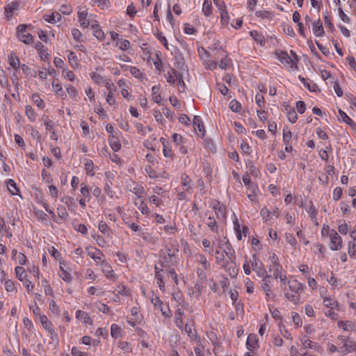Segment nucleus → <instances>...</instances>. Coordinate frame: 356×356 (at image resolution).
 Segmentation results:
<instances>
[{
    "instance_id": "f257e3e1",
    "label": "nucleus",
    "mask_w": 356,
    "mask_h": 356,
    "mask_svg": "<svg viewBox=\"0 0 356 356\" xmlns=\"http://www.w3.org/2000/svg\"><path fill=\"white\" fill-rule=\"evenodd\" d=\"M27 28L28 25L26 24L19 25L17 28V35L20 41L29 44L32 42L33 36L31 33H27Z\"/></svg>"
},
{
    "instance_id": "f03ea898",
    "label": "nucleus",
    "mask_w": 356,
    "mask_h": 356,
    "mask_svg": "<svg viewBox=\"0 0 356 356\" xmlns=\"http://www.w3.org/2000/svg\"><path fill=\"white\" fill-rule=\"evenodd\" d=\"M250 262L253 270L257 273L258 276L264 277L266 274V270L264 268L262 262L255 254L252 255Z\"/></svg>"
},
{
    "instance_id": "7ed1b4c3",
    "label": "nucleus",
    "mask_w": 356,
    "mask_h": 356,
    "mask_svg": "<svg viewBox=\"0 0 356 356\" xmlns=\"http://www.w3.org/2000/svg\"><path fill=\"white\" fill-rule=\"evenodd\" d=\"M330 249L332 250H339L342 247V239L337 234V232L332 229L330 234Z\"/></svg>"
},
{
    "instance_id": "20e7f679",
    "label": "nucleus",
    "mask_w": 356,
    "mask_h": 356,
    "mask_svg": "<svg viewBox=\"0 0 356 356\" xmlns=\"http://www.w3.org/2000/svg\"><path fill=\"white\" fill-rule=\"evenodd\" d=\"M243 181L248 191H252L253 194H248V197L250 200H253L255 197V191L257 188V186L252 183L250 180V176L248 174H245L243 177Z\"/></svg>"
},
{
    "instance_id": "39448f33",
    "label": "nucleus",
    "mask_w": 356,
    "mask_h": 356,
    "mask_svg": "<svg viewBox=\"0 0 356 356\" xmlns=\"http://www.w3.org/2000/svg\"><path fill=\"white\" fill-rule=\"evenodd\" d=\"M213 209L215 211L217 218H226V207L218 201H216L211 204Z\"/></svg>"
},
{
    "instance_id": "423d86ee",
    "label": "nucleus",
    "mask_w": 356,
    "mask_h": 356,
    "mask_svg": "<svg viewBox=\"0 0 356 356\" xmlns=\"http://www.w3.org/2000/svg\"><path fill=\"white\" fill-rule=\"evenodd\" d=\"M40 322L44 327V329H46L49 333L51 335V338L54 340V337H57V334L55 332V330L54 329V326L51 321H49L46 316H40Z\"/></svg>"
},
{
    "instance_id": "0eeeda50",
    "label": "nucleus",
    "mask_w": 356,
    "mask_h": 356,
    "mask_svg": "<svg viewBox=\"0 0 356 356\" xmlns=\"http://www.w3.org/2000/svg\"><path fill=\"white\" fill-rule=\"evenodd\" d=\"M224 245H225V248H224L222 252H224V254L226 255L231 261H234L236 255L235 251L233 249L232 244L229 242V241H227Z\"/></svg>"
},
{
    "instance_id": "6e6552de",
    "label": "nucleus",
    "mask_w": 356,
    "mask_h": 356,
    "mask_svg": "<svg viewBox=\"0 0 356 356\" xmlns=\"http://www.w3.org/2000/svg\"><path fill=\"white\" fill-rule=\"evenodd\" d=\"M181 74L178 72L176 70L171 68L165 75L168 83L170 84H175Z\"/></svg>"
},
{
    "instance_id": "1a4fd4ad",
    "label": "nucleus",
    "mask_w": 356,
    "mask_h": 356,
    "mask_svg": "<svg viewBox=\"0 0 356 356\" xmlns=\"http://www.w3.org/2000/svg\"><path fill=\"white\" fill-rule=\"evenodd\" d=\"M277 59L284 65H289L291 64V67H292L293 60L291 57L288 55L287 52L282 51L280 53L276 52Z\"/></svg>"
},
{
    "instance_id": "9d476101",
    "label": "nucleus",
    "mask_w": 356,
    "mask_h": 356,
    "mask_svg": "<svg viewBox=\"0 0 356 356\" xmlns=\"http://www.w3.org/2000/svg\"><path fill=\"white\" fill-rule=\"evenodd\" d=\"M108 143L111 147L114 152H118L121 149V144L120 140L116 136V135H115V134H112V135H110Z\"/></svg>"
},
{
    "instance_id": "9b49d317",
    "label": "nucleus",
    "mask_w": 356,
    "mask_h": 356,
    "mask_svg": "<svg viewBox=\"0 0 356 356\" xmlns=\"http://www.w3.org/2000/svg\"><path fill=\"white\" fill-rule=\"evenodd\" d=\"M79 15V19L81 22V26L83 28H87L90 24V22L89 19H87L88 12L87 10H79L78 12Z\"/></svg>"
},
{
    "instance_id": "f8f14e48",
    "label": "nucleus",
    "mask_w": 356,
    "mask_h": 356,
    "mask_svg": "<svg viewBox=\"0 0 356 356\" xmlns=\"http://www.w3.org/2000/svg\"><path fill=\"white\" fill-rule=\"evenodd\" d=\"M356 351V341H351L350 339L348 342H346L343 347H341V353L346 355L347 353Z\"/></svg>"
},
{
    "instance_id": "ddd939ff",
    "label": "nucleus",
    "mask_w": 356,
    "mask_h": 356,
    "mask_svg": "<svg viewBox=\"0 0 356 356\" xmlns=\"http://www.w3.org/2000/svg\"><path fill=\"white\" fill-rule=\"evenodd\" d=\"M313 32L317 37L323 35L325 31L320 19L313 23Z\"/></svg>"
},
{
    "instance_id": "4468645a",
    "label": "nucleus",
    "mask_w": 356,
    "mask_h": 356,
    "mask_svg": "<svg viewBox=\"0 0 356 356\" xmlns=\"http://www.w3.org/2000/svg\"><path fill=\"white\" fill-rule=\"evenodd\" d=\"M216 3L220 9L221 22H222V24H227L228 19H229V15H228L227 10H226V7H225L224 2L222 1L221 3V4H219L218 2H216Z\"/></svg>"
},
{
    "instance_id": "2eb2a0df",
    "label": "nucleus",
    "mask_w": 356,
    "mask_h": 356,
    "mask_svg": "<svg viewBox=\"0 0 356 356\" xmlns=\"http://www.w3.org/2000/svg\"><path fill=\"white\" fill-rule=\"evenodd\" d=\"M246 346H247V348L250 351H253L257 348V339L254 334H250L248 337L247 341H246Z\"/></svg>"
},
{
    "instance_id": "dca6fc26",
    "label": "nucleus",
    "mask_w": 356,
    "mask_h": 356,
    "mask_svg": "<svg viewBox=\"0 0 356 356\" xmlns=\"http://www.w3.org/2000/svg\"><path fill=\"white\" fill-rule=\"evenodd\" d=\"M43 17L46 22L51 24L61 20V15L57 12L52 13L51 15H45Z\"/></svg>"
},
{
    "instance_id": "f3484780",
    "label": "nucleus",
    "mask_w": 356,
    "mask_h": 356,
    "mask_svg": "<svg viewBox=\"0 0 356 356\" xmlns=\"http://www.w3.org/2000/svg\"><path fill=\"white\" fill-rule=\"evenodd\" d=\"M8 63L14 69H19L20 67L19 59L14 52H11L8 55Z\"/></svg>"
},
{
    "instance_id": "a211bd4d",
    "label": "nucleus",
    "mask_w": 356,
    "mask_h": 356,
    "mask_svg": "<svg viewBox=\"0 0 356 356\" xmlns=\"http://www.w3.org/2000/svg\"><path fill=\"white\" fill-rule=\"evenodd\" d=\"M289 286L292 291L298 293L300 291H303L302 284L298 282L297 280L289 281Z\"/></svg>"
},
{
    "instance_id": "6ab92c4d",
    "label": "nucleus",
    "mask_w": 356,
    "mask_h": 356,
    "mask_svg": "<svg viewBox=\"0 0 356 356\" xmlns=\"http://www.w3.org/2000/svg\"><path fill=\"white\" fill-rule=\"evenodd\" d=\"M191 179L186 174L181 175V184L184 186V190L186 192H190L192 188L191 185Z\"/></svg>"
},
{
    "instance_id": "aec40b11",
    "label": "nucleus",
    "mask_w": 356,
    "mask_h": 356,
    "mask_svg": "<svg viewBox=\"0 0 356 356\" xmlns=\"http://www.w3.org/2000/svg\"><path fill=\"white\" fill-rule=\"evenodd\" d=\"M44 124L45 125V128L47 131H49L51 133L50 138L52 140H56L58 139V137L55 134L54 131V122L52 120H48L44 122Z\"/></svg>"
},
{
    "instance_id": "412c9836",
    "label": "nucleus",
    "mask_w": 356,
    "mask_h": 356,
    "mask_svg": "<svg viewBox=\"0 0 356 356\" xmlns=\"http://www.w3.org/2000/svg\"><path fill=\"white\" fill-rule=\"evenodd\" d=\"M76 317L78 319L83 320L84 323L92 324V321L88 314L83 311L78 310L76 312Z\"/></svg>"
},
{
    "instance_id": "4be33fe9",
    "label": "nucleus",
    "mask_w": 356,
    "mask_h": 356,
    "mask_svg": "<svg viewBox=\"0 0 356 356\" xmlns=\"http://www.w3.org/2000/svg\"><path fill=\"white\" fill-rule=\"evenodd\" d=\"M159 90H160L159 86H154L152 88V99L154 102H156L157 104H160L162 100V97L160 95Z\"/></svg>"
},
{
    "instance_id": "5701e85b",
    "label": "nucleus",
    "mask_w": 356,
    "mask_h": 356,
    "mask_svg": "<svg viewBox=\"0 0 356 356\" xmlns=\"http://www.w3.org/2000/svg\"><path fill=\"white\" fill-rule=\"evenodd\" d=\"M19 3L17 2H12L10 4H8L7 7L5 8V13L8 19H10L13 11L17 9Z\"/></svg>"
},
{
    "instance_id": "b1692460",
    "label": "nucleus",
    "mask_w": 356,
    "mask_h": 356,
    "mask_svg": "<svg viewBox=\"0 0 356 356\" xmlns=\"http://www.w3.org/2000/svg\"><path fill=\"white\" fill-rule=\"evenodd\" d=\"M193 126L195 130H198L200 132H202L204 135V125L202 124V120L200 116H194L193 118Z\"/></svg>"
},
{
    "instance_id": "393cba45",
    "label": "nucleus",
    "mask_w": 356,
    "mask_h": 356,
    "mask_svg": "<svg viewBox=\"0 0 356 356\" xmlns=\"http://www.w3.org/2000/svg\"><path fill=\"white\" fill-rule=\"evenodd\" d=\"M202 12L206 16H209L212 12L211 0H204L202 5Z\"/></svg>"
},
{
    "instance_id": "a878e982",
    "label": "nucleus",
    "mask_w": 356,
    "mask_h": 356,
    "mask_svg": "<svg viewBox=\"0 0 356 356\" xmlns=\"http://www.w3.org/2000/svg\"><path fill=\"white\" fill-rule=\"evenodd\" d=\"M164 261H162L161 266H165L168 263L173 264L175 261V254L171 252L170 249H168V257L164 256Z\"/></svg>"
},
{
    "instance_id": "bb28decb",
    "label": "nucleus",
    "mask_w": 356,
    "mask_h": 356,
    "mask_svg": "<svg viewBox=\"0 0 356 356\" xmlns=\"http://www.w3.org/2000/svg\"><path fill=\"white\" fill-rule=\"evenodd\" d=\"M185 332L191 339H194L195 341L200 340V337L197 336L195 332H193L192 326L187 323L185 325Z\"/></svg>"
},
{
    "instance_id": "cd10ccee",
    "label": "nucleus",
    "mask_w": 356,
    "mask_h": 356,
    "mask_svg": "<svg viewBox=\"0 0 356 356\" xmlns=\"http://www.w3.org/2000/svg\"><path fill=\"white\" fill-rule=\"evenodd\" d=\"M7 187L12 195H17L19 189L15 182L13 179H8L7 181Z\"/></svg>"
},
{
    "instance_id": "c85d7f7f",
    "label": "nucleus",
    "mask_w": 356,
    "mask_h": 356,
    "mask_svg": "<svg viewBox=\"0 0 356 356\" xmlns=\"http://www.w3.org/2000/svg\"><path fill=\"white\" fill-rule=\"evenodd\" d=\"M250 35H251V37H252V38H254L255 41L260 43L261 44H263V43L265 42L264 37L259 32L256 31H252L250 32Z\"/></svg>"
},
{
    "instance_id": "c756f323",
    "label": "nucleus",
    "mask_w": 356,
    "mask_h": 356,
    "mask_svg": "<svg viewBox=\"0 0 356 356\" xmlns=\"http://www.w3.org/2000/svg\"><path fill=\"white\" fill-rule=\"evenodd\" d=\"M282 268V266L280 264H275V265H272L269 267V272L273 273V277L275 279L278 278V276L280 275V269Z\"/></svg>"
},
{
    "instance_id": "7c9ffc66",
    "label": "nucleus",
    "mask_w": 356,
    "mask_h": 356,
    "mask_svg": "<svg viewBox=\"0 0 356 356\" xmlns=\"http://www.w3.org/2000/svg\"><path fill=\"white\" fill-rule=\"evenodd\" d=\"M88 255L93 259L95 261H99L102 260L103 256L102 252L99 249H95V252H89Z\"/></svg>"
},
{
    "instance_id": "2f4dec72",
    "label": "nucleus",
    "mask_w": 356,
    "mask_h": 356,
    "mask_svg": "<svg viewBox=\"0 0 356 356\" xmlns=\"http://www.w3.org/2000/svg\"><path fill=\"white\" fill-rule=\"evenodd\" d=\"M339 113L342 120L344 122H346V124H349L350 126L355 124V123L353 121V120L345 112H343L342 110L339 109Z\"/></svg>"
},
{
    "instance_id": "473e14b6",
    "label": "nucleus",
    "mask_w": 356,
    "mask_h": 356,
    "mask_svg": "<svg viewBox=\"0 0 356 356\" xmlns=\"http://www.w3.org/2000/svg\"><path fill=\"white\" fill-rule=\"evenodd\" d=\"M15 273H16V276L19 279V280L23 281L24 280H25L26 273H25V270L23 267L17 266L15 268Z\"/></svg>"
},
{
    "instance_id": "72a5a7b5",
    "label": "nucleus",
    "mask_w": 356,
    "mask_h": 356,
    "mask_svg": "<svg viewBox=\"0 0 356 356\" xmlns=\"http://www.w3.org/2000/svg\"><path fill=\"white\" fill-rule=\"evenodd\" d=\"M241 108V104L236 99H232L229 103V108L236 113H238Z\"/></svg>"
},
{
    "instance_id": "f704fd0d",
    "label": "nucleus",
    "mask_w": 356,
    "mask_h": 356,
    "mask_svg": "<svg viewBox=\"0 0 356 356\" xmlns=\"http://www.w3.org/2000/svg\"><path fill=\"white\" fill-rule=\"evenodd\" d=\"M207 226L213 231L217 232L218 225L216 221L213 217L209 216L207 222Z\"/></svg>"
},
{
    "instance_id": "c9c22d12",
    "label": "nucleus",
    "mask_w": 356,
    "mask_h": 356,
    "mask_svg": "<svg viewBox=\"0 0 356 356\" xmlns=\"http://www.w3.org/2000/svg\"><path fill=\"white\" fill-rule=\"evenodd\" d=\"M131 74L136 78L143 80L144 78L143 74L140 72L139 69L136 67H131L130 68Z\"/></svg>"
},
{
    "instance_id": "e433bc0d",
    "label": "nucleus",
    "mask_w": 356,
    "mask_h": 356,
    "mask_svg": "<svg viewBox=\"0 0 356 356\" xmlns=\"http://www.w3.org/2000/svg\"><path fill=\"white\" fill-rule=\"evenodd\" d=\"M57 213L58 216L63 220L67 219V218L68 217V213L66 211V209L63 206H59L57 208Z\"/></svg>"
},
{
    "instance_id": "4c0bfd02",
    "label": "nucleus",
    "mask_w": 356,
    "mask_h": 356,
    "mask_svg": "<svg viewBox=\"0 0 356 356\" xmlns=\"http://www.w3.org/2000/svg\"><path fill=\"white\" fill-rule=\"evenodd\" d=\"M270 213H271V211H269L266 207L262 208L260 211V214H261L263 220H264V222H267V221L270 220Z\"/></svg>"
},
{
    "instance_id": "58836bf2",
    "label": "nucleus",
    "mask_w": 356,
    "mask_h": 356,
    "mask_svg": "<svg viewBox=\"0 0 356 356\" xmlns=\"http://www.w3.org/2000/svg\"><path fill=\"white\" fill-rule=\"evenodd\" d=\"M60 270H61V273L60 275V277L65 282H70L72 280V275L70 273H68L67 271L65 270L62 266L60 267Z\"/></svg>"
},
{
    "instance_id": "ea45409f",
    "label": "nucleus",
    "mask_w": 356,
    "mask_h": 356,
    "mask_svg": "<svg viewBox=\"0 0 356 356\" xmlns=\"http://www.w3.org/2000/svg\"><path fill=\"white\" fill-rule=\"evenodd\" d=\"M304 348H309L316 350L318 348V344L309 339H306L302 343Z\"/></svg>"
},
{
    "instance_id": "a19ab883",
    "label": "nucleus",
    "mask_w": 356,
    "mask_h": 356,
    "mask_svg": "<svg viewBox=\"0 0 356 356\" xmlns=\"http://www.w3.org/2000/svg\"><path fill=\"white\" fill-rule=\"evenodd\" d=\"M287 118L291 123H295L297 121L298 115L293 108L291 109L287 113Z\"/></svg>"
},
{
    "instance_id": "79ce46f5",
    "label": "nucleus",
    "mask_w": 356,
    "mask_h": 356,
    "mask_svg": "<svg viewBox=\"0 0 356 356\" xmlns=\"http://www.w3.org/2000/svg\"><path fill=\"white\" fill-rule=\"evenodd\" d=\"M69 62L71 65V66L74 68L77 67L78 63H77V58L75 55V53L73 51H70L69 56H68Z\"/></svg>"
},
{
    "instance_id": "37998d69",
    "label": "nucleus",
    "mask_w": 356,
    "mask_h": 356,
    "mask_svg": "<svg viewBox=\"0 0 356 356\" xmlns=\"http://www.w3.org/2000/svg\"><path fill=\"white\" fill-rule=\"evenodd\" d=\"M156 38L158 40H159L161 42H162V43L163 44L164 47L168 49V41H167V39L165 36L163 35V33L159 31V30H157L156 34H155Z\"/></svg>"
},
{
    "instance_id": "c03bdc74",
    "label": "nucleus",
    "mask_w": 356,
    "mask_h": 356,
    "mask_svg": "<svg viewBox=\"0 0 356 356\" xmlns=\"http://www.w3.org/2000/svg\"><path fill=\"white\" fill-rule=\"evenodd\" d=\"M178 90L180 92H184L186 89V85L183 79V75L181 74L177 80Z\"/></svg>"
},
{
    "instance_id": "a18cd8bd",
    "label": "nucleus",
    "mask_w": 356,
    "mask_h": 356,
    "mask_svg": "<svg viewBox=\"0 0 356 356\" xmlns=\"http://www.w3.org/2000/svg\"><path fill=\"white\" fill-rule=\"evenodd\" d=\"M59 11L64 15H68L72 12V8L70 5L63 4L60 8Z\"/></svg>"
},
{
    "instance_id": "49530a36",
    "label": "nucleus",
    "mask_w": 356,
    "mask_h": 356,
    "mask_svg": "<svg viewBox=\"0 0 356 356\" xmlns=\"http://www.w3.org/2000/svg\"><path fill=\"white\" fill-rule=\"evenodd\" d=\"M26 115L31 120H34L35 118V113L31 106H26Z\"/></svg>"
},
{
    "instance_id": "de8ad7c7",
    "label": "nucleus",
    "mask_w": 356,
    "mask_h": 356,
    "mask_svg": "<svg viewBox=\"0 0 356 356\" xmlns=\"http://www.w3.org/2000/svg\"><path fill=\"white\" fill-rule=\"evenodd\" d=\"M285 297L291 302H293L295 304H297L300 300V295L296 294H291L289 293H285Z\"/></svg>"
},
{
    "instance_id": "09e8293b",
    "label": "nucleus",
    "mask_w": 356,
    "mask_h": 356,
    "mask_svg": "<svg viewBox=\"0 0 356 356\" xmlns=\"http://www.w3.org/2000/svg\"><path fill=\"white\" fill-rule=\"evenodd\" d=\"M32 99L36 104V105L40 108H42L44 107V102L38 95L33 94L32 95Z\"/></svg>"
},
{
    "instance_id": "8fccbe9b",
    "label": "nucleus",
    "mask_w": 356,
    "mask_h": 356,
    "mask_svg": "<svg viewBox=\"0 0 356 356\" xmlns=\"http://www.w3.org/2000/svg\"><path fill=\"white\" fill-rule=\"evenodd\" d=\"M98 228H99V230L104 234L109 233V228H108V225H106V223L103 220L99 222Z\"/></svg>"
},
{
    "instance_id": "3c124183",
    "label": "nucleus",
    "mask_w": 356,
    "mask_h": 356,
    "mask_svg": "<svg viewBox=\"0 0 356 356\" xmlns=\"http://www.w3.org/2000/svg\"><path fill=\"white\" fill-rule=\"evenodd\" d=\"M256 15L262 19L270 18L273 16V14L267 10H260L256 12Z\"/></svg>"
},
{
    "instance_id": "603ef678",
    "label": "nucleus",
    "mask_w": 356,
    "mask_h": 356,
    "mask_svg": "<svg viewBox=\"0 0 356 356\" xmlns=\"http://www.w3.org/2000/svg\"><path fill=\"white\" fill-rule=\"evenodd\" d=\"M339 326L346 331L352 330L353 329V324L349 321H341L339 323Z\"/></svg>"
},
{
    "instance_id": "864d4df0",
    "label": "nucleus",
    "mask_w": 356,
    "mask_h": 356,
    "mask_svg": "<svg viewBox=\"0 0 356 356\" xmlns=\"http://www.w3.org/2000/svg\"><path fill=\"white\" fill-rule=\"evenodd\" d=\"M136 13H137V11H136V8L133 3H131L130 5H129L127 6V14L128 15H129L131 17H134L136 15Z\"/></svg>"
},
{
    "instance_id": "5fc2aeb1",
    "label": "nucleus",
    "mask_w": 356,
    "mask_h": 356,
    "mask_svg": "<svg viewBox=\"0 0 356 356\" xmlns=\"http://www.w3.org/2000/svg\"><path fill=\"white\" fill-rule=\"evenodd\" d=\"M255 101L257 104L260 107L262 108L264 106V96L261 94L257 93L255 96Z\"/></svg>"
},
{
    "instance_id": "6e6d98bb",
    "label": "nucleus",
    "mask_w": 356,
    "mask_h": 356,
    "mask_svg": "<svg viewBox=\"0 0 356 356\" xmlns=\"http://www.w3.org/2000/svg\"><path fill=\"white\" fill-rule=\"evenodd\" d=\"M111 184H112L111 181H106V183L105 184V186H104V191L106 193V194L110 197H113V192L111 190Z\"/></svg>"
},
{
    "instance_id": "4d7b16f0",
    "label": "nucleus",
    "mask_w": 356,
    "mask_h": 356,
    "mask_svg": "<svg viewBox=\"0 0 356 356\" xmlns=\"http://www.w3.org/2000/svg\"><path fill=\"white\" fill-rule=\"evenodd\" d=\"M5 289L7 291L12 292L15 289L14 282L9 280L5 282Z\"/></svg>"
},
{
    "instance_id": "13d9d810",
    "label": "nucleus",
    "mask_w": 356,
    "mask_h": 356,
    "mask_svg": "<svg viewBox=\"0 0 356 356\" xmlns=\"http://www.w3.org/2000/svg\"><path fill=\"white\" fill-rule=\"evenodd\" d=\"M296 108L299 113L302 114L305 111V104L302 101H298L296 102Z\"/></svg>"
},
{
    "instance_id": "bf43d9fd",
    "label": "nucleus",
    "mask_w": 356,
    "mask_h": 356,
    "mask_svg": "<svg viewBox=\"0 0 356 356\" xmlns=\"http://www.w3.org/2000/svg\"><path fill=\"white\" fill-rule=\"evenodd\" d=\"M342 195V189L340 187H337L333 191V200L335 201L339 200Z\"/></svg>"
},
{
    "instance_id": "052dcab7",
    "label": "nucleus",
    "mask_w": 356,
    "mask_h": 356,
    "mask_svg": "<svg viewBox=\"0 0 356 356\" xmlns=\"http://www.w3.org/2000/svg\"><path fill=\"white\" fill-rule=\"evenodd\" d=\"M204 270L205 269H204V268H198L197 270V276L200 281H204L207 280V274H206Z\"/></svg>"
},
{
    "instance_id": "680f3d73",
    "label": "nucleus",
    "mask_w": 356,
    "mask_h": 356,
    "mask_svg": "<svg viewBox=\"0 0 356 356\" xmlns=\"http://www.w3.org/2000/svg\"><path fill=\"white\" fill-rule=\"evenodd\" d=\"M61 201L67 204L68 207H72L74 204V199L70 196H65L61 199Z\"/></svg>"
},
{
    "instance_id": "e2e57ef3",
    "label": "nucleus",
    "mask_w": 356,
    "mask_h": 356,
    "mask_svg": "<svg viewBox=\"0 0 356 356\" xmlns=\"http://www.w3.org/2000/svg\"><path fill=\"white\" fill-rule=\"evenodd\" d=\"M151 302L154 305V307H159L163 305V302L160 300L159 297L156 296L151 298Z\"/></svg>"
},
{
    "instance_id": "0e129e2a",
    "label": "nucleus",
    "mask_w": 356,
    "mask_h": 356,
    "mask_svg": "<svg viewBox=\"0 0 356 356\" xmlns=\"http://www.w3.org/2000/svg\"><path fill=\"white\" fill-rule=\"evenodd\" d=\"M337 301L331 299V298H325L324 299V305L330 309H333L334 307V305H337Z\"/></svg>"
},
{
    "instance_id": "69168bd1",
    "label": "nucleus",
    "mask_w": 356,
    "mask_h": 356,
    "mask_svg": "<svg viewBox=\"0 0 356 356\" xmlns=\"http://www.w3.org/2000/svg\"><path fill=\"white\" fill-rule=\"evenodd\" d=\"M52 87L54 91L56 92L57 94L60 95L59 92H62V86L58 81H56L55 80H54L52 81Z\"/></svg>"
},
{
    "instance_id": "338daca9",
    "label": "nucleus",
    "mask_w": 356,
    "mask_h": 356,
    "mask_svg": "<svg viewBox=\"0 0 356 356\" xmlns=\"http://www.w3.org/2000/svg\"><path fill=\"white\" fill-rule=\"evenodd\" d=\"M348 252L350 256H353L356 252V244L354 242H349Z\"/></svg>"
},
{
    "instance_id": "774afa93",
    "label": "nucleus",
    "mask_w": 356,
    "mask_h": 356,
    "mask_svg": "<svg viewBox=\"0 0 356 356\" xmlns=\"http://www.w3.org/2000/svg\"><path fill=\"white\" fill-rule=\"evenodd\" d=\"M72 355L73 356H88L87 353L79 350L76 347H73L72 348Z\"/></svg>"
}]
</instances>
